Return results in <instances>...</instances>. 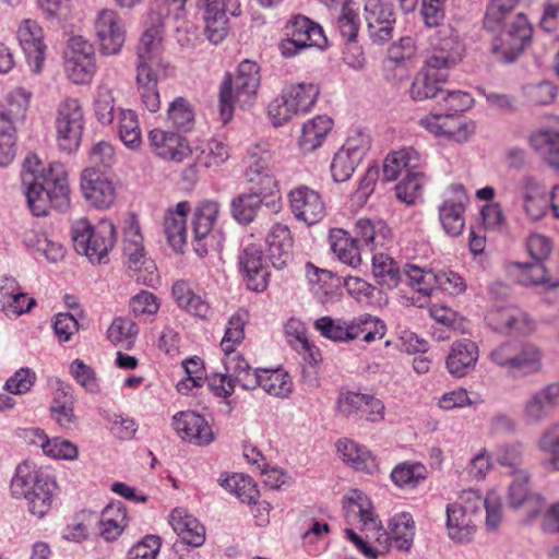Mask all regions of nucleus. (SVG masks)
I'll list each match as a JSON object with an SVG mask.
<instances>
[{
	"label": "nucleus",
	"mask_w": 559,
	"mask_h": 559,
	"mask_svg": "<svg viewBox=\"0 0 559 559\" xmlns=\"http://www.w3.org/2000/svg\"><path fill=\"white\" fill-rule=\"evenodd\" d=\"M22 183L27 204L35 216H45L50 206L64 211L70 204L68 174L62 163L47 166L36 154H28L22 165Z\"/></svg>",
	"instance_id": "obj_1"
},
{
	"label": "nucleus",
	"mask_w": 559,
	"mask_h": 559,
	"mask_svg": "<svg viewBox=\"0 0 559 559\" xmlns=\"http://www.w3.org/2000/svg\"><path fill=\"white\" fill-rule=\"evenodd\" d=\"M55 489V480L28 461L17 465L10 484L11 495L14 498L23 497L28 511L38 519L51 510Z\"/></svg>",
	"instance_id": "obj_2"
},
{
	"label": "nucleus",
	"mask_w": 559,
	"mask_h": 559,
	"mask_svg": "<svg viewBox=\"0 0 559 559\" xmlns=\"http://www.w3.org/2000/svg\"><path fill=\"white\" fill-rule=\"evenodd\" d=\"M260 86L259 66L243 60L235 75L226 74L219 88V118L226 124L234 116L235 105L241 108L253 104Z\"/></svg>",
	"instance_id": "obj_3"
},
{
	"label": "nucleus",
	"mask_w": 559,
	"mask_h": 559,
	"mask_svg": "<svg viewBox=\"0 0 559 559\" xmlns=\"http://www.w3.org/2000/svg\"><path fill=\"white\" fill-rule=\"evenodd\" d=\"M313 326L323 337L341 343H348L362 335V341L370 344L383 338L386 333L384 321L369 313L348 321L325 316L317 319Z\"/></svg>",
	"instance_id": "obj_4"
},
{
	"label": "nucleus",
	"mask_w": 559,
	"mask_h": 559,
	"mask_svg": "<svg viewBox=\"0 0 559 559\" xmlns=\"http://www.w3.org/2000/svg\"><path fill=\"white\" fill-rule=\"evenodd\" d=\"M71 235L76 252L91 262H103L116 242V229L108 219L93 226L86 218H79L72 224Z\"/></svg>",
	"instance_id": "obj_5"
},
{
	"label": "nucleus",
	"mask_w": 559,
	"mask_h": 559,
	"mask_svg": "<svg viewBox=\"0 0 559 559\" xmlns=\"http://www.w3.org/2000/svg\"><path fill=\"white\" fill-rule=\"evenodd\" d=\"M284 36L278 49L285 58L295 57L309 47L323 48L328 41L323 28L301 14H296L287 21Z\"/></svg>",
	"instance_id": "obj_6"
},
{
	"label": "nucleus",
	"mask_w": 559,
	"mask_h": 559,
	"mask_svg": "<svg viewBox=\"0 0 559 559\" xmlns=\"http://www.w3.org/2000/svg\"><path fill=\"white\" fill-rule=\"evenodd\" d=\"M496 32L490 48L492 56L501 62H513L531 41L533 29L526 16L518 13Z\"/></svg>",
	"instance_id": "obj_7"
},
{
	"label": "nucleus",
	"mask_w": 559,
	"mask_h": 559,
	"mask_svg": "<svg viewBox=\"0 0 559 559\" xmlns=\"http://www.w3.org/2000/svg\"><path fill=\"white\" fill-rule=\"evenodd\" d=\"M343 508L348 524L355 525L366 533L367 539L381 542L386 539V532L374 511L370 498L359 489H352L344 497Z\"/></svg>",
	"instance_id": "obj_8"
},
{
	"label": "nucleus",
	"mask_w": 559,
	"mask_h": 559,
	"mask_svg": "<svg viewBox=\"0 0 559 559\" xmlns=\"http://www.w3.org/2000/svg\"><path fill=\"white\" fill-rule=\"evenodd\" d=\"M514 202L528 222L536 223L549 212L550 193L537 176L525 174L516 181Z\"/></svg>",
	"instance_id": "obj_9"
},
{
	"label": "nucleus",
	"mask_w": 559,
	"mask_h": 559,
	"mask_svg": "<svg viewBox=\"0 0 559 559\" xmlns=\"http://www.w3.org/2000/svg\"><path fill=\"white\" fill-rule=\"evenodd\" d=\"M97 71L93 45L82 36L69 39L64 52V72L74 84H88Z\"/></svg>",
	"instance_id": "obj_10"
},
{
	"label": "nucleus",
	"mask_w": 559,
	"mask_h": 559,
	"mask_svg": "<svg viewBox=\"0 0 559 559\" xmlns=\"http://www.w3.org/2000/svg\"><path fill=\"white\" fill-rule=\"evenodd\" d=\"M84 129V114L76 98L60 103L56 118L57 143L61 151L72 153L80 146Z\"/></svg>",
	"instance_id": "obj_11"
},
{
	"label": "nucleus",
	"mask_w": 559,
	"mask_h": 559,
	"mask_svg": "<svg viewBox=\"0 0 559 559\" xmlns=\"http://www.w3.org/2000/svg\"><path fill=\"white\" fill-rule=\"evenodd\" d=\"M148 21L150 24L145 26L136 47V71L143 68L144 70L166 72L167 64L163 59L164 26L162 16L158 13H151Z\"/></svg>",
	"instance_id": "obj_12"
},
{
	"label": "nucleus",
	"mask_w": 559,
	"mask_h": 559,
	"mask_svg": "<svg viewBox=\"0 0 559 559\" xmlns=\"http://www.w3.org/2000/svg\"><path fill=\"white\" fill-rule=\"evenodd\" d=\"M94 31L102 55L116 56L120 53L126 41V29L115 10H100L94 22Z\"/></svg>",
	"instance_id": "obj_13"
},
{
	"label": "nucleus",
	"mask_w": 559,
	"mask_h": 559,
	"mask_svg": "<svg viewBox=\"0 0 559 559\" xmlns=\"http://www.w3.org/2000/svg\"><path fill=\"white\" fill-rule=\"evenodd\" d=\"M468 195L463 185L453 183L445 192V199L439 206V221L443 230L451 237H457L465 227V211Z\"/></svg>",
	"instance_id": "obj_14"
},
{
	"label": "nucleus",
	"mask_w": 559,
	"mask_h": 559,
	"mask_svg": "<svg viewBox=\"0 0 559 559\" xmlns=\"http://www.w3.org/2000/svg\"><path fill=\"white\" fill-rule=\"evenodd\" d=\"M16 36L32 71L39 73L47 52L43 27L37 21L26 19L19 25Z\"/></svg>",
	"instance_id": "obj_15"
},
{
	"label": "nucleus",
	"mask_w": 559,
	"mask_h": 559,
	"mask_svg": "<svg viewBox=\"0 0 559 559\" xmlns=\"http://www.w3.org/2000/svg\"><path fill=\"white\" fill-rule=\"evenodd\" d=\"M288 201L295 218L307 225L321 222L326 214L321 194L307 186H299L290 190Z\"/></svg>",
	"instance_id": "obj_16"
},
{
	"label": "nucleus",
	"mask_w": 559,
	"mask_h": 559,
	"mask_svg": "<svg viewBox=\"0 0 559 559\" xmlns=\"http://www.w3.org/2000/svg\"><path fill=\"white\" fill-rule=\"evenodd\" d=\"M147 138L153 153L164 160L182 163L192 154L189 141L178 132L155 128Z\"/></svg>",
	"instance_id": "obj_17"
},
{
	"label": "nucleus",
	"mask_w": 559,
	"mask_h": 559,
	"mask_svg": "<svg viewBox=\"0 0 559 559\" xmlns=\"http://www.w3.org/2000/svg\"><path fill=\"white\" fill-rule=\"evenodd\" d=\"M454 503L461 504L474 519L479 515L481 507H485L486 526L489 531L497 530L502 521L501 497L496 490L488 491L485 499L476 490H464Z\"/></svg>",
	"instance_id": "obj_18"
},
{
	"label": "nucleus",
	"mask_w": 559,
	"mask_h": 559,
	"mask_svg": "<svg viewBox=\"0 0 559 559\" xmlns=\"http://www.w3.org/2000/svg\"><path fill=\"white\" fill-rule=\"evenodd\" d=\"M365 19L374 43L382 44L392 38L395 13L391 0H365Z\"/></svg>",
	"instance_id": "obj_19"
},
{
	"label": "nucleus",
	"mask_w": 559,
	"mask_h": 559,
	"mask_svg": "<svg viewBox=\"0 0 559 559\" xmlns=\"http://www.w3.org/2000/svg\"><path fill=\"white\" fill-rule=\"evenodd\" d=\"M559 406V383L552 382L533 392L523 403L521 417L527 425L544 421Z\"/></svg>",
	"instance_id": "obj_20"
},
{
	"label": "nucleus",
	"mask_w": 559,
	"mask_h": 559,
	"mask_svg": "<svg viewBox=\"0 0 559 559\" xmlns=\"http://www.w3.org/2000/svg\"><path fill=\"white\" fill-rule=\"evenodd\" d=\"M81 190L84 198L97 209H108L116 200L112 181L99 169L87 167L81 176Z\"/></svg>",
	"instance_id": "obj_21"
},
{
	"label": "nucleus",
	"mask_w": 559,
	"mask_h": 559,
	"mask_svg": "<svg viewBox=\"0 0 559 559\" xmlns=\"http://www.w3.org/2000/svg\"><path fill=\"white\" fill-rule=\"evenodd\" d=\"M486 320L493 330L504 334L527 335L535 330V322L528 313L515 306L495 308Z\"/></svg>",
	"instance_id": "obj_22"
},
{
	"label": "nucleus",
	"mask_w": 559,
	"mask_h": 559,
	"mask_svg": "<svg viewBox=\"0 0 559 559\" xmlns=\"http://www.w3.org/2000/svg\"><path fill=\"white\" fill-rule=\"evenodd\" d=\"M419 124L436 136H445L456 142L467 141L475 131V124L456 115H427Z\"/></svg>",
	"instance_id": "obj_23"
},
{
	"label": "nucleus",
	"mask_w": 559,
	"mask_h": 559,
	"mask_svg": "<svg viewBox=\"0 0 559 559\" xmlns=\"http://www.w3.org/2000/svg\"><path fill=\"white\" fill-rule=\"evenodd\" d=\"M221 205L214 200H203L194 209L192 216V233L194 237V251L200 257L209 252L207 237L217 222Z\"/></svg>",
	"instance_id": "obj_24"
},
{
	"label": "nucleus",
	"mask_w": 559,
	"mask_h": 559,
	"mask_svg": "<svg viewBox=\"0 0 559 559\" xmlns=\"http://www.w3.org/2000/svg\"><path fill=\"white\" fill-rule=\"evenodd\" d=\"M267 257L272 265L282 270L293 261L294 240L289 227L274 223L265 236Z\"/></svg>",
	"instance_id": "obj_25"
},
{
	"label": "nucleus",
	"mask_w": 559,
	"mask_h": 559,
	"mask_svg": "<svg viewBox=\"0 0 559 559\" xmlns=\"http://www.w3.org/2000/svg\"><path fill=\"white\" fill-rule=\"evenodd\" d=\"M530 475L520 471L509 488V504L513 509L522 508L528 519L535 518L544 508V498L528 490Z\"/></svg>",
	"instance_id": "obj_26"
},
{
	"label": "nucleus",
	"mask_w": 559,
	"mask_h": 559,
	"mask_svg": "<svg viewBox=\"0 0 559 559\" xmlns=\"http://www.w3.org/2000/svg\"><path fill=\"white\" fill-rule=\"evenodd\" d=\"M198 5L202 10L206 38L215 45L222 43L228 34L224 0H198Z\"/></svg>",
	"instance_id": "obj_27"
},
{
	"label": "nucleus",
	"mask_w": 559,
	"mask_h": 559,
	"mask_svg": "<svg viewBox=\"0 0 559 559\" xmlns=\"http://www.w3.org/2000/svg\"><path fill=\"white\" fill-rule=\"evenodd\" d=\"M447 80L448 71L426 61L412 83L409 90L411 97L415 100H424L437 97L438 95L443 96L444 90H442L441 85Z\"/></svg>",
	"instance_id": "obj_28"
},
{
	"label": "nucleus",
	"mask_w": 559,
	"mask_h": 559,
	"mask_svg": "<svg viewBox=\"0 0 559 559\" xmlns=\"http://www.w3.org/2000/svg\"><path fill=\"white\" fill-rule=\"evenodd\" d=\"M173 426L177 433L189 442L198 445L209 444L213 440V431L206 420L199 414L187 411L176 414Z\"/></svg>",
	"instance_id": "obj_29"
},
{
	"label": "nucleus",
	"mask_w": 559,
	"mask_h": 559,
	"mask_svg": "<svg viewBox=\"0 0 559 559\" xmlns=\"http://www.w3.org/2000/svg\"><path fill=\"white\" fill-rule=\"evenodd\" d=\"M239 264L249 289L254 292L266 289L269 271L263 262L262 252L255 245H249L243 249L239 257Z\"/></svg>",
	"instance_id": "obj_30"
},
{
	"label": "nucleus",
	"mask_w": 559,
	"mask_h": 559,
	"mask_svg": "<svg viewBox=\"0 0 559 559\" xmlns=\"http://www.w3.org/2000/svg\"><path fill=\"white\" fill-rule=\"evenodd\" d=\"M478 356V346L475 342L471 340L456 341L447 356V369L454 377H464L474 370Z\"/></svg>",
	"instance_id": "obj_31"
},
{
	"label": "nucleus",
	"mask_w": 559,
	"mask_h": 559,
	"mask_svg": "<svg viewBox=\"0 0 559 559\" xmlns=\"http://www.w3.org/2000/svg\"><path fill=\"white\" fill-rule=\"evenodd\" d=\"M507 270L509 276L523 286H536L543 289L559 286V281L552 278L540 262H513L508 265Z\"/></svg>",
	"instance_id": "obj_32"
},
{
	"label": "nucleus",
	"mask_w": 559,
	"mask_h": 559,
	"mask_svg": "<svg viewBox=\"0 0 559 559\" xmlns=\"http://www.w3.org/2000/svg\"><path fill=\"white\" fill-rule=\"evenodd\" d=\"M332 252L342 263L357 269L362 262L359 241L343 228H332L329 234Z\"/></svg>",
	"instance_id": "obj_33"
},
{
	"label": "nucleus",
	"mask_w": 559,
	"mask_h": 559,
	"mask_svg": "<svg viewBox=\"0 0 559 559\" xmlns=\"http://www.w3.org/2000/svg\"><path fill=\"white\" fill-rule=\"evenodd\" d=\"M445 514L449 538L459 544L469 543L476 533L475 519L457 503H449Z\"/></svg>",
	"instance_id": "obj_34"
},
{
	"label": "nucleus",
	"mask_w": 559,
	"mask_h": 559,
	"mask_svg": "<svg viewBox=\"0 0 559 559\" xmlns=\"http://www.w3.org/2000/svg\"><path fill=\"white\" fill-rule=\"evenodd\" d=\"M169 523L185 544L199 547L204 543V526L185 509H174L170 513Z\"/></svg>",
	"instance_id": "obj_35"
},
{
	"label": "nucleus",
	"mask_w": 559,
	"mask_h": 559,
	"mask_svg": "<svg viewBox=\"0 0 559 559\" xmlns=\"http://www.w3.org/2000/svg\"><path fill=\"white\" fill-rule=\"evenodd\" d=\"M190 211L188 202H179L174 210H168L164 217V233L168 243L179 251L187 240V214Z\"/></svg>",
	"instance_id": "obj_36"
},
{
	"label": "nucleus",
	"mask_w": 559,
	"mask_h": 559,
	"mask_svg": "<svg viewBox=\"0 0 559 559\" xmlns=\"http://www.w3.org/2000/svg\"><path fill=\"white\" fill-rule=\"evenodd\" d=\"M246 178L251 185L252 191L264 198L277 190V180L269 156H261L253 160L246 170Z\"/></svg>",
	"instance_id": "obj_37"
},
{
	"label": "nucleus",
	"mask_w": 559,
	"mask_h": 559,
	"mask_svg": "<svg viewBox=\"0 0 559 559\" xmlns=\"http://www.w3.org/2000/svg\"><path fill=\"white\" fill-rule=\"evenodd\" d=\"M171 293L178 307L188 313L202 320H207L211 317L212 309L209 301L195 294L189 283L177 281L173 285Z\"/></svg>",
	"instance_id": "obj_38"
},
{
	"label": "nucleus",
	"mask_w": 559,
	"mask_h": 559,
	"mask_svg": "<svg viewBox=\"0 0 559 559\" xmlns=\"http://www.w3.org/2000/svg\"><path fill=\"white\" fill-rule=\"evenodd\" d=\"M129 524L126 507L121 502L109 503L99 516V535L106 542H114L121 536Z\"/></svg>",
	"instance_id": "obj_39"
},
{
	"label": "nucleus",
	"mask_w": 559,
	"mask_h": 559,
	"mask_svg": "<svg viewBox=\"0 0 559 559\" xmlns=\"http://www.w3.org/2000/svg\"><path fill=\"white\" fill-rule=\"evenodd\" d=\"M421 156L413 147H406L389 154L383 164V178L388 181L396 180L403 173L420 168Z\"/></svg>",
	"instance_id": "obj_40"
},
{
	"label": "nucleus",
	"mask_w": 559,
	"mask_h": 559,
	"mask_svg": "<svg viewBox=\"0 0 559 559\" xmlns=\"http://www.w3.org/2000/svg\"><path fill=\"white\" fill-rule=\"evenodd\" d=\"M337 451L343 461L349 464L356 471L367 474H373L378 471L376 456L364 445L348 439L337 442Z\"/></svg>",
	"instance_id": "obj_41"
},
{
	"label": "nucleus",
	"mask_w": 559,
	"mask_h": 559,
	"mask_svg": "<svg viewBox=\"0 0 559 559\" xmlns=\"http://www.w3.org/2000/svg\"><path fill=\"white\" fill-rule=\"evenodd\" d=\"M333 127V120L326 116H317L302 126L298 146L302 152L310 153L319 148Z\"/></svg>",
	"instance_id": "obj_42"
},
{
	"label": "nucleus",
	"mask_w": 559,
	"mask_h": 559,
	"mask_svg": "<svg viewBox=\"0 0 559 559\" xmlns=\"http://www.w3.org/2000/svg\"><path fill=\"white\" fill-rule=\"evenodd\" d=\"M530 143L543 156L545 163L559 173V130H537L531 135Z\"/></svg>",
	"instance_id": "obj_43"
},
{
	"label": "nucleus",
	"mask_w": 559,
	"mask_h": 559,
	"mask_svg": "<svg viewBox=\"0 0 559 559\" xmlns=\"http://www.w3.org/2000/svg\"><path fill=\"white\" fill-rule=\"evenodd\" d=\"M224 354L223 364L228 377L245 390L255 389L258 368L252 369L249 362L240 354L236 353V349Z\"/></svg>",
	"instance_id": "obj_44"
},
{
	"label": "nucleus",
	"mask_w": 559,
	"mask_h": 559,
	"mask_svg": "<svg viewBox=\"0 0 559 559\" xmlns=\"http://www.w3.org/2000/svg\"><path fill=\"white\" fill-rule=\"evenodd\" d=\"M355 238L371 250L383 247L391 238V229L383 221L359 218L354 227Z\"/></svg>",
	"instance_id": "obj_45"
},
{
	"label": "nucleus",
	"mask_w": 559,
	"mask_h": 559,
	"mask_svg": "<svg viewBox=\"0 0 559 559\" xmlns=\"http://www.w3.org/2000/svg\"><path fill=\"white\" fill-rule=\"evenodd\" d=\"M257 388H262L267 394L276 397H288L293 392V380L282 368L262 369L258 368Z\"/></svg>",
	"instance_id": "obj_46"
},
{
	"label": "nucleus",
	"mask_w": 559,
	"mask_h": 559,
	"mask_svg": "<svg viewBox=\"0 0 559 559\" xmlns=\"http://www.w3.org/2000/svg\"><path fill=\"white\" fill-rule=\"evenodd\" d=\"M283 92L298 116L308 114L320 95V88L317 84L306 82L287 85L283 88Z\"/></svg>",
	"instance_id": "obj_47"
},
{
	"label": "nucleus",
	"mask_w": 559,
	"mask_h": 559,
	"mask_svg": "<svg viewBox=\"0 0 559 559\" xmlns=\"http://www.w3.org/2000/svg\"><path fill=\"white\" fill-rule=\"evenodd\" d=\"M285 331L288 343L306 362L310 366H316L321 361V353L319 348L308 341L300 322L290 320L287 323Z\"/></svg>",
	"instance_id": "obj_48"
},
{
	"label": "nucleus",
	"mask_w": 559,
	"mask_h": 559,
	"mask_svg": "<svg viewBox=\"0 0 559 559\" xmlns=\"http://www.w3.org/2000/svg\"><path fill=\"white\" fill-rule=\"evenodd\" d=\"M163 74H165L163 71L144 70L143 68L136 71V84L142 104L151 112H156L160 108L157 83Z\"/></svg>",
	"instance_id": "obj_49"
},
{
	"label": "nucleus",
	"mask_w": 559,
	"mask_h": 559,
	"mask_svg": "<svg viewBox=\"0 0 559 559\" xmlns=\"http://www.w3.org/2000/svg\"><path fill=\"white\" fill-rule=\"evenodd\" d=\"M542 352L536 345L516 341L512 373L528 376L538 372L542 367Z\"/></svg>",
	"instance_id": "obj_50"
},
{
	"label": "nucleus",
	"mask_w": 559,
	"mask_h": 559,
	"mask_svg": "<svg viewBox=\"0 0 559 559\" xmlns=\"http://www.w3.org/2000/svg\"><path fill=\"white\" fill-rule=\"evenodd\" d=\"M229 157V146L218 139L204 141L195 151L197 164L205 168L219 167L225 164Z\"/></svg>",
	"instance_id": "obj_51"
},
{
	"label": "nucleus",
	"mask_w": 559,
	"mask_h": 559,
	"mask_svg": "<svg viewBox=\"0 0 559 559\" xmlns=\"http://www.w3.org/2000/svg\"><path fill=\"white\" fill-rule=\"evenodd\" d=\"M389 534L386 538L392 539L395 547L400 550H409L414 536H415V523L413 516L409 513L396 514L389 524ZM383 542H386L384 537Z\"/></svg>",
	"instance_id": "obj_52"
},
{
	"label": "nucleus",
	"mask_w": 559,
	"mask_h": 559,
	"mask_svg": "<svg viewBox=\"0 0 559 559\" xmlns=\"http://www.w3.org/2000/svg\"><path fill=\"white\" fill-rule=\"evenodd\" d=\"M93 106L96 119L102 124H110L114 121L116 98L114 87L106 78L102 79L96 87Z\"/></svg>",
	"instance_id": "obj_53"
},
{
	"label": "nucleus",
	"mask_w": 559,
	"mask_h": 559,
	"mask_svg": "<svg viewBox=\"0 0 559 559\" xmlns=\"http://www.w3.org/2000/svg\"><path fill=\"white\" fill-rule=\"evenodd\" d=\"M463 46L455 37H445L435 49L433 53L426 60L439 69L448 71L462 58Z\"/></svg>",
	"instance_id": "obj_54"
},
{
	"label": "nucleus",
	"mask_w": 559,
	"mask_h": 559,
	"mask_svg": "<svg viewBox=\"0 0 559 559\" xmlns=\"http://www.w3.org/2000/svg\"><path fill=\"white\" fill-rule=\"evenodd\" d=\"M250 320V314L245 309L237 310L229 319L226 325L225 334L221 342V348L224 353H230L241 344L245 338V328Z\"/></svg>",
	"instance_id": "obj_55"
},
{
	"label": "nucleus",
	"mask_w": 559,
	"mask_h": 559,
	"mask_svg": "<svg viewBox=\"0 0 559 559\" xmlns=\"http://www.w3.org/2000/svg\"><path fill=\"white\" fill-rule=\"evenodd\" d=\"M123 253L127 258V263L134 262L138 258L146 255L141 227L134 216L128 217L124 222Z\"/></svg>",
	"instance_id": "obj_56"
},
{
	"label": "nucleus",
	"mask_w": 559,
	"mask_h": 559,
	"mask_svg": "<svg viewBox=\"0 0 559 559\" xmlns=\"http://www.w3.org/2000/svg\"><path fill=\"white\" fill-rule=\"evenodd\" d=\"M427 477V467L418 462H403L396 465L391 473L392 481L401 488H415Z\"/></svg>",
	"instance_id": "obj_57"
},
{
	"label": "nucleus",
	"mask_w": 559,
	"mask_h": 559,
	"mask_svg": "<svg viewBox=\"0 0 559 559\" xmlns=\"http://www.w3.org/2000/svg\"><path fill=\"white\" fill-rule=\"evenodd\" d=\"M219 485L227 491L234 493L240 501L251 503L259 496L257 485L252 478L243 474H233L221 477Z\"/></svg>",
	"instance_id": "obj_58"
},
{
	"label": "nucleus",
	"mask_w": 559,
	"mask_h": 559,
	"mask_svg": "<svg viewBox=\"0 0 559 559\" xmlns=\"http://www.w3.org/2000/svg\"><path fill=\"white\" fill-rule=\"evenodd\" d=\"M264 197L257 192L241 193L231 201L233 216L242 224H248L257 216Z\"/></svg>",
	"instance_id": "obj_59"
},
{
	"label": "nucleus",
	"mask_w": 559,
	"mask_h": 559,
	"mask_svg": "<svg viewBox=\"0 0 559 559\" xmlns=\"http://www.w3.org/2000/svg\"><path fill=\"white\" fill-rule=\"evenodd\" d=\"M519 0H492L486 10L484 26L489 31L499 29L503 23L510 22L516 14L513 10Z\"/></svg>",
	"instance_id": "obj_60"
},
{
	"label": "nucleus",
	"mask_w": 559,
	"mask_h": 559,
	"mask_svg": "<svg viewBox=\"0 0 559 559\" xmlns=\"http://www.w3.org/2000/svg\"><path fill=\"white\" fill-rule=\"evenodd\" d=\"M32 99V92L24 87L13 88L7 96V106L0 115H4L15 124L23 121Z\"/></svg>",
	"instance_id": "obj_61"
},
{
	"label": "nucleus",
	"mask_w": 559,
	"mask_h": 559,
	"mask_svg": "<svg viewBox=\"0 0 559 559\" xmlns=\"http://www.w3.org/2000/svg\"><path fill=\"white\" fill-rule=\"evenodd\" d=\"M194 109L183 97H177L167 109V120L177 131L188 132L194 124Z\"/></svg>",
	"instance_id": "obj_62"
},
{
	"label": "nucleus",
	"mask_w": 559,
	"mask_h": 559,
	"mask_svg": "<svg viewBox=\"0 0 559 559\" xmlns=\"http://www.w3.org/2000/svg\"><path fill=\"white\" fill-rule=\"evenodd\" d=\"M119 138L130 150H138L142 145V134L138 116L132 110H122L118 126Z\"/></svg>",
	"instance_id": "obj_63"
},
{
	"label": "nucleus",
	"mask_w": 559,
	"mask_h": 559,
	"mask_svg": "<svg viewBox=\"0 0 559 559\" xmlns=\"http://www.w3.org/2000/svg\"><path fill=\"white\" fill-rule=\"evenodd\" d=\"M424 182L425 175L419 168L409 170L395 187L397 199L407 204H414L421 197Z\"/></svg>",
	"instance_id": "obj_64"
}]
</instances>
